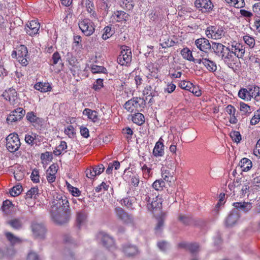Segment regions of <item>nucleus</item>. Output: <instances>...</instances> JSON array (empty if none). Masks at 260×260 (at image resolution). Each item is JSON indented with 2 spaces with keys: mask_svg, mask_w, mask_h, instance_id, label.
<instances>
[{
  "mask_svg": "<svg viewBox=\"0 0 260 260\" xmlns=\"http://www.w3.org/2000/svg\"><path fill=\"white\" fill-rule=\"evenodd\" d=\"M160 45L164 48L171 47L173 46L174 42L170 40L169 37L167 35L162 36L160 39Z\"/></svg>",
  "mask_w": 260,
  "mask_h": 260,
  "instance_id": "nucleus-40",
  "label": "nucleus"
},
{
  "mask_svg": "<svg viewBox=\"0 0 260 260\" xmlns=\"http://www.w3.org/2000/svg\"><path fill=\"white\" fill-rule=\"evenodd\" d=\"M124 179L129 183L131 185L137 187L140 183V177L136 172L128 168L125 169L123 174Z\"/></svg>",
  "mask_w": 260,
  "mask_h": 260,
  "instance_id": "nucleus-9",
  "label": "nucleus"
},
{
  "mask_svg": "<svg viewBox=\"0 0 260 260\" xmlns=\"http://www.w3.org/2000/svg\"><path fill=\"white\" fill-rule=\"evenodd\" d=\"M58 168L56 164H53L47 169L46 178L48 183H51L55 182Z\"/></svg>",
  "mask_w": 260,
  "mask_h": 260,
  "instance_id": "nucleus-21",
  "label": "nucleus"
},
{
  "mask_svg": "<svg viewBox=\"0 0 260 260\" xmlns=\"http://www.w3.org/2000/svg\"><path fill=\"white\" fill-rule=\"evenodd\" d=\"M140 170L142 172L143 177L145 179H148L152 176V172L151 167H148V166L143 162H140Z\"/></svg>",
  "mask_w": 260,
  "mask_h": 260,
  "instance_id": "nucleus-30",
  "label": "nucleus"
},
{
  "mask_svg": "<svg viewBox=\"0 0 260 260\" xmlns=\"http://www.w3.org/2000/svg\"><path fill=\"white\" fill-rule=\"evenodd\" d=\"M205 54H201V64L202 63L204 66L206 67L207 70L211 72H214L217 70V66L216 63L209 58L205 57Z\"/></svg>",
  "mask_w": 260,
  "mask_h": 260,
  "instance_id": "nucleus-22",
  "label": "nucleus"
},
{
  "mask_svg": "<svg viewBox=\"0 0 260 260\" xmlns=\"http://www.w3.org/2000/svg\"><path fill=\"white\" fill-rule=\"evenodd\" d=\"M222 59L228 66L232 69H237L240 62L239 59L231 50L230 47L224 52L221 56Z\"/></svg>",
  "mask_w": 260,
  "mask_h": 260,
  "instance_id": "nucleus-4",
  "label": "nucleus"
},
{
  "mask_svg": "<svg viewBox=\"0 0 260 260\" xmlns=\"http://www.w3.org/2000/svg\"><path fill=\"white\" fill-rule=\"evenodd\" d=\"M253 154L256 156L260 157V139L257 141L253 149Z\"/></svg>",
  "mask_w": 260,
  "mask_h": 260,
  "instance_id": "nucleus-64",
  "label": "nucleus"
},
{
  "mask_svg": "<svg viewBox=\"0 0 260 260\" xmlns=\"http://www.w3.org/2000/svg\"><path fill=\"white\" fill-rule=\"evenodd\" d=\"M79 27L86 36H90L94 32L95 28L92 21L89 18H85L79 21Z\"/></svg>",
  "mask_w": 260,
  "mask_h": 260,
  "instance_id": "nucleus-10",
  "label": "nucleus"
},
{
  "mask_svg": "<svg viewBox=\"0 0 260 260\" xmlns=\"http://www.w3.org/2000/svg\"><path fill=\"white\" fill-rule=\"evenodd\" d=\"M239 106L240 111L242 115H249L252 112L251 107L244 102H240Z\"/></svg>",
  "mask_w": 260,
  "mask_h": 260,
  "instance_id": "nucleus-38",
  "label": "nucleus"
},
{
  "mask_svg": "<svg viewBox=\"0 0 260 260\" xmlns=\"http://www.w3.org/2000/svg\"><path fill=\"white\" fill-rule=\"evenodd\" d=\"M194 5L202 12H210L214 7L210 0H196Z\"/></svg>",
  "mask_w": 260,
  "mask_h": 260,
  "instance_id": "nucleus-15",
  "label": "nucleus"
},
{
  "mask_svg": "<svg viewBox=\"0 0 260 260\" xmlns=\"http://www.w3.org/2000/svg\"><path fill=\"white\" fill-rule=\"evenodd\" d=\"M115 212L117 217L120 220H122L124 223H129L133 221V218L131 215L128 214L125 211H124L120 207H117L115 208Z\"/></svg>",
  "mask_w": 260,
  "mask_h": 260,
  "instance_id": "nucleus-20",
  "label": "nucleus"
},
{
  "mask_svg": "<svg viewBox=\"0 0 260 260\" xmlns=\"http://www.w3.org/2000/svg\"><path fill=\"white\" fill-rule=\"evenodd\" d=\"M195 45L201 51L205 54H208L211 49V45L209 41L205 38L198 39L195 41Z\"/></svg>",
  "mask_w": 260,
  "mask_h": 260,
  "instance_id": "nucleus-12",
  "label": "nucleus"
},
{
  "mask_svg": "<svg viewBox=\"0 0 260 260\" xmlns=\"http://www.w3.org/2000/svg\"><path fill=\"white\" fill-rule=\"evenodd\" d=\"M103 80L99 78L96 80L95 83L93 84L92 88L95 90H99L103 87Z\"/></svg>",
  "mask_w": 260,
  "mask_h": 260,
  "instance_id": "nucleus-61",
  "label": "nucleus"
},
{
  "mask_svg": "<svg viewBox=\"0 0 260 260\" xmlns=\"http://www.w3.org/2000/svg\"><path fill=\"white\" fill-rule=\"evenodd\" d=\"M26 32L30 36H33L38 33L40 24L37 19L28 21L26 24Z\"/></svg>",
  "mask_w": 260,
  "mask_h": 260,
  "instance_id": "nucleus-18",
  "label": "nucleus"
},
{
  "mask_svg": "<svg viewBox=\"0 0 260 260\" xmlns=\"http://www.w3.org/2000/svg\"><path fill=\"white\" fill-rule=\"evenodd\" d=\"M239 166L242 171L247 172L252 168V162L250 159L244 157L240 160Z\"/></svg>",
  "mask_w": 260,
  "mask_h": 260,
  "instance_id": "nucleus-31",
  "label": "nucleus"
},
{
  "mask_svg": "<svg viewBox=\"0 0 260 260\" xmlns=\"http://www.w3.org/2000/svg\"><path fill=\"white\" fill-rule=\"evenodd\" d=\"M25 111L22 108H17L13 111L7 117V121L8 123L20 120L24 116Z\"/></svg>",
  "mask_w": 260,
  "mask_h": 260,
  "instance_id": "nucleus-11",
  "label": "nucleus"
},
{
  "mask_svg": "<svg viewBox=\"0 0 260 260\" xmlns=\"http://www.w3.org/2000/svg\"><path fill=\"white\" fill-rule=\"evenodd\" d=\"M106 69L103 66L93 64L91 67V71L92 73H104Z\"/></svg>",
  "mask_w": 260,
  "mask_h": 260,
  "instance_id": "nucleus-56",
  "label": "nucleus"
},
{
  "mask_svg": "<svg viewBox=\"0 0 260 260\" xmlns=\"http://www.w3.org/2000/svg\"><path fill=\"white\" fill-rule=\"evenodd\" d=\"M3 96L7 101H8L10 104L15 105L18 102V94L16 90L13 88H10L6 90L2 94Z\"/></svg>",
  "mask_w": 260,
  "mask_h": 260,
  "instance_id": "nucleus-16",
  "label": "nucleus"
},
{
  "mask_svg": "<svg viewBox=\"0 0 260 260\" xmlns=\"http://www.w3.org/2000/svg\"><path fill=\"white\" fill-rule=\"evenodd\" d=\"M99 237H101L103 245L104 246L108 248L114 244L113 239L108 235L101 233H100Z\"/></svg>",
  "mask_w": 260,
  "mask_h": 260,
  "instance_id": "nucleus-32",
  "label": "nucleus"
},
{
  "mask_svg": "<svg viewBox=\"0 0 260 260\" xmlns=\"http://www.w3.org/2000/svg\"><path fill=\"white\" fill-rule=\"evenodd\" d=\"M243 40L250 48H253L255 46V42L253 37L249 35H246L243 37Z\"/></svg>",
  "mask_w": 260,
  "mask_h": 260,
  "instance_id": "nucleus-48",
  "label": "nucleus"
},
{
  "mask_svg": "<svg viewBox=\"0 0 260 260\" xmlns=\"http://www.w3.org/2000/svg\"><path fill=\"white\" fill-rule=\"evenodd\" d=\"M86 176L88 178L90 179H94L96 176L93 168H87L85 171Z\"/></svg>",
  "mask_w": 260,
  "mask_h": 260,
  "instance_id": "nucleus-62",
  "label": "nucleus"
},
{
  "mask_svg": "<svg viewBox=\"0 0 260 260\" xmlns=\"http://www.w3.org/2000/svg\"><path fill=\"white\" fill-rule=\"evenodd\" d=\"M153 155L156 157H161L164 155L165 150L164 145L162 142V139L159 140L155 143L152 152Z\"/></svg>",
  "mask_w": 260,
  "mask_h": 260,
  "instance_id": "nucleus-23",
  "label": "nucleus"
},
{
  "mask_svg": "<svg viewBox=\"0 0 260 260\" xmlns=\"http://www.w3.org/2000/svg\"><path fill=\"white\" fill-rule=\"evenodd\" d=\"M192 83L187 81H181L178 84V86L181 89L189 91L190 87H192Z\"/></svg>",
  "mask_w": 260,
  "mask_h": 260,
  "instance_id": "nucleus-53",
  "label": "nucleus"
},
{
  "mask_svg": "<svg viewBox=\"0 0 260 260\" xmlns=\"http://www.w3.org/2000/svg\"><path fill=\"white\" fill-rule=\"evenodd\" d=\"M238 96L246 102L254 99L256 102L260 101V87L254 85H249L246 88H241L238 92Z\"/></svg>",
  "mask_w": 260,
  "mask_h": 260,
  "instance_id": "nucleus-1",
  "label": "nucleus"
},
{
  "mask_svg": "<svg viewBox=\"0 0 260 260\" xmlns=\"http://www.w3.org/2000/svg\"><path fill=\"white\" fill-rule=\"evenodd\" d=\"M66 185L68 190L73 196H80L81 191L78 188L73 186L68 182H66Z\"/></svg>",
  "mask_w": 260,
  "mask_h": 260,
  "instance_id": "nucleus-44",
  "label": "nucleus"
},
{
  "mask_svg": "<svg viewBox=\"0 0 260 260\" xmlns=\"http://www.w3.org/2000/svg\"><path fill=\"white\" fill-rule=\"evenodd\" d=\"M216 27L211 26L208 27L206 30V36L209 38H212L213 39H217L219 38V35H216Z\"/></svg>",
  "mask_w": 260,
  "mask_h": 260,
  "instance_id": "nucleus-39",
  "label": "nucleus"
},
{
  "mask_svg": "<svg viewBox=\"0 0 260 260\" xmlns=\"http://www.w3.org/2000/svg\"><path fill=\"white\" fill-rule=\"evenodd\" d=\"M230 137L232 140L236 143H239L241 140V136L239 132L234 131L230 133Z\"/></svg>",
  "mask_w": 260,
  "mask_h": 260,
  "instance_id": "nucleus-52",
  "label": "nucleus"
},
{
  "mask_svg": "<svg viewBox=\"0 0 260 260\" xmlns=\"http://www.w3.org/2000/svg\"><path fill=\"white\" fill-rule=\"evenodd\" d=\"M35 88L42 92H46L51 91L52 87L48 82H38L35 86Z\"/></svg>",
  "mask_w": 260,
  "mask_h": 260,
  "instance_id": "nucleus-34",
  "label": "nucleus"
},
{
  "mask_svg": "<svg viewBox=\"0 0 260 260\" xmlns=\"http://www.w3.org/2000/svg\"><path fill=\"white\" fill-rule=\"evenodd\" d=\"M145 102L143 99L134 97L127 101L124 105V108L130 113L139 112L143 108Z\"/></svg>",
  "mask_w": 260,
  "mask_h": 260,
  "instance_id": "nucleus-2",
  "label": "nucleus"
},
{
  "mask_svg": "<svg viewBox=\"0 0 260 260\" xmlns=\"http://www.w3.org/2000/svg\"><path fill=\"white\" fill-rule=\"evenodd\" d=\"M25 142L26 144L33 146L35 145L34 133L26 134L24 138Z\"/></svg>",
  "mask_w": 260,
  "mask_h": 260,
  "instance_id": "nucleus-51",
  "label": "nucleus"
},
{
  "mask_svg": "<svg viewBox=\"0 0 260 260\" xmlns=\"http://www.w3.org/2000/svg\"><path fill=\"white\" fill-rule=\"evenodd\" d=\"M189 91L192 93L196 96H200L202 94V91L200 87L198 85H194L192 84V87H190V89Z\"/></svg>",
  "mask_w": 260,
  "mask_h": 260,
  "instance_id": "nucleus-58",
  "label": "nucleus"
},
{
  "mask_svg": "<svg viewBox=\"0 0 260 260\" xmlns=\"http://www.w3.org/2000/svg\"><path fill=\"white\" fill-rule=\"evenodd\" d=\"M235 209L247 212L252 208L251 203L250 202H235L233 204Z\"/></svg>",
  "mask_w": 260,
  "mask_h": 260,
  "instance_id": "nucleus-28",
  "label": "nucleus"
},
{
  "mask_svg": "<svg viewBox=\"0 0 260 260\" xmlns=\"http://www.w3.org/2000/svg\"><path fill=\"white\" fill-rule=\"evenodd\" d=\"M39 189L37 187H34L31 188L26 193L25 199L28 198H37V196L38 194Z\"/></svg>",
  "mask_w": 260,
  "mask_h": 260,
  "instance_id": "nucleus-46",
  "label": "nucleus"
},
{
  "mask_svg": "<svg viewBox=\"0 0 260 260\" xmlns=\"http://www.w3.org/2000/svg\"><path fill=\"white\" fill-rule=\"evenodd\" d=\"M6 223L16 231L21 230L23 226V223L20 218H12L7 221Z\"/></svg>",
  "mask_w": 260,
  "mask_h": 260,
  "instance_id": "nucleus-24",
  "label": "nucleus"
},
{
  "mask_svg": "<svg viewBox=\"0 0 260 260\" xmlns=\"http://www.w3.org/2000/svg\"><path fill=\"white\" fill-rule=\"evenodd\" d=\"M230 48L233 51V53L238 59L242 58L245 54V48L244 46L241 43L233 42L232 43Z\"/></svg>",
  "mask_w": 260,
  "mask_h": 260,
  "instance_id": "nucleus-19",
  "label": "nucleus"
},
{
  "mask_svg": "<svg viewBox=\"0 0 260 260\" xmlns=\"http://www.w3.org/2000/svg\"><path fill=\"white\" fill-rule=\"evenodd\" d=\"M161 176L165 181L169 182L172 181L173 178V176L170 173V171L167 169H164L161 170Z\"/></svg>",
  "mask_w": 260,
  "mask_h": 260,
  "instance_id": "nucleus-47",
  "label": "nucleus"
},
{
  "mask_svg": "<svg viewBox=\"0 0 260 260\" xmlns=\"http://www.w3.org/2000/svg\"><path fill=\"white\" fill-rule=\"evenodd\" d=\"M239 218L238 215L236 213H232L229 215L225 220V224L227 226H231L234 225Z\"/></svg>",
  "mask_w": 260,
  "mask_h": 260,
  "instance_id": "nucleus-37",
  "label": "nucleus"
},
{
  "mask_svg": "<svg viewBox=\"0 0 260 260\" xmlns=\"http://www.w3.org/2000/svg\"><path fill=\"white\" fill-rule=\"evenodd\" d=\"M26 260H41V259L37 253L30 251L27 254Z\"/></svg>",
  "mask_w": 260,
  "mask_h": 260,
  "instance_id": "nucleus-59",
  "label": "nucleus"
},
{
  "mask_svg": "<svg viewBox=\"0 0 260 260\" xmlns=\"http://www.w3.org/2000/svg\"><path fill=\"white\" fill-rule=\"evenodd\" d=\"M22 189V185L17 184L11 188L10 193L12 197H16L21 193Z\"/></svg>",
  "mask_w": 260,
  "mask_h": 260,
  "instance_id": "nucleus-43",
  "label": "nucleus"
},
{
  "mask_svg": "<svg viewBox=\"0 0 260 260\" xmlns=\"http://www.w3.org/2000/svg\"><path fill=\"white\" fill-rule=\"evenodd\" d=\"M16 57L18 61L23 66H26L28 64L27 58L28 56V51L27 47L23 45L19 46L17 48L16 51H13L12 53L13 57Z\"/></svg>",
  "mask_w": 260,
  "mask_h": 260,
  "instance_id": "nucleus-6",
  "label": "nucleus"
},
{
  "mask_svg": "<svg viewBox=\"0 0 260 260\" xmlns=\"http://www.w3.org/2000/svg\"><path fill=\"white\" fill-rule=\"evenodd\" d=\"M54 198L52 211H70L69 203L65 196L57 194Z\"/></svg>",
  "mask_w": 260,
  "mask_h": 260,
  "instance_id": "nucleus-3",
  "label": "nucleus"
},
{
  "mask_svg": "<svg viewBox=\"0 0 260 260\" xmlns=\"http://www.w3.org/2000/svg\"><path fill=\"white\" fill-rule=\"evenodd\" d=\"M228 47H226L221 43H213L211 46V48L213 52L218 56H222V54L227 50Z\"/></svg>",
  "mask_w": 260,
  "mask_h": 260,
  "instance_id": "nucleus-29",
  "label": "nucleus"
},
{
  "mask_svg": "<svg viewBox=\"0 0 260 260\" xmlns=\"http://www.w3.org/2000/svg\"><path fill=\"white\" fill-rule=\"evenodd\" d=\"M199 245L197 243H190L188 250L191 253H194L199 251Z\"/></svg>",
  "mask_w": 260,
  "mask_h": 260,
  "instance_id": "nucleus-63",
  "label": "nucleus"
},
{
  "mask_svg": "<svg viewBox=\"0 0 260 260\" xmlns=\"http://www.w3.org/2000/svg\"><path fill=\"white\" fill-rule=\"evenodd\" d=\"M26 118L27 120L36 128L41 127L43 123V119L37 116L33 111H30L26 113Z\"/></svg>",
  "mask_w": 260,
  "mask_h": 260,
  "instance_id": "nucleus-13",
  "label": "nucleus"
},
{
  "mask_svg": "<svg viewBox=\"0 0 260 260\" xmlns=\"http://www.w3.org/2000/svg\"><path fill=\"white\" fill-rule=\"evenodd\" d=\"M87 213L85 210H81L76 213V222L78 226L80 228L86 222Z\"/></svg>",
  "mask_w": 260,
  "mask_h": 260,
  "instance_id": "nucleus-27",
  "label": "nucleus"
},
{
  "mask_svg": "<svg viewBox=\"0 0 260 260\" xmlns=\"http://www.w3.org/2000/svg\"><path fill=\"white\" fill-rule=\"evenodd\" d=\"M131 116L132 121L138 125H142L145 122L144 115L139 112L132 115Z\"/></svg>",
  "mask_w": 260,
  "mask_h": 260,
  "instance_id": "nucleus-36",
  "label": "nucleus"
},
{
  "mask_svg": "<svg viewBox=\"0 0 260 260\" xmlns=\"http://www.w3.org/2000/svg\"><path fill=\"white\" fill-rule=\"evenodd\" d=\"M260 120V108L259 109L256 110L254 113V115L252 117L250 120V124L251 125H255L259 122Z\"/></svg>",
  "mask_w": 260,
  "mask_h": 260,
  "instance_id": "nucleus-49",
  "label": "nucleus"
},
{
  "mask_svg": "<svg viewBox=\"0 0 260 260\" xmlns=\"http://www.w3.org/2000/svg\"><path fill=\"white\" fill-rule=\"evenodd\" d=\"M122 251L126 256H132L138 253L136 246L130 244H125L123 246Z\"/></svg>",
  "mask_w": 260,
  "mask_h": 260,
  "instance_id": "nucleus-26",
  "label": "nucleus"
},
{
  "mask_svg": "<svg viewBox=\"0 0 260 260\" xmlns=\"http://www.w3.org/2000/svg\"><path fill=\"white\" fill-rule=\"evenodd\" d=\"M6 140V147L9 152H15L20 148L21 143L17 134L13 133L9 134Z\"/></svg>",
  "mask_w": 260,
  "mask_h": 260,
  "instance_id": "nucleus-5",
  "label": "nucleus"
},
{
  "mask_svg": "<svg viewBox=\"0 0 260 260\" xmlns=\"http://www.w3.org/2000/svg\"><path fill=\"white\" fill-rule=\"evenodd\" d=\"M30 178L34 183H38L40 181V176L39 170L37 169H34L31 172Z\"/></svg>",
  "mask_w": 260,
  "mask_h": 260,
  "instance_id": "nucleus-55",
  "label": "nucleus"
},
{
  "mask_svg": "<svg viewBox=\"0 0 260 260\" xmlns=\"http://www.w3.org/2000/svg\"><path fill=\"white\" fill-rule=\"evenodd\" d=\"M181 54L183 58L190 61H193L195 63L201 64V59L200 58H195L193 57L192 52L188 48H183L181 51Z\"/></svg>",
  "mask_w": 260,
  "mask_h": 260,
  "instance_id": "nucleus-25",
  "label": "nucleus"
},
{
  "mask_svg": "<svg viewBox=\"0 0 260 260\" xmlns=\"http://www.w3.org/2000/svg\"><path fill=\"white\" fill-rule=\"evenodd\" d=\"M234 11V9H229L225 7H222L219 9L218 12L219 15H221L222 16H232L235 15Z\"/></svg>",
  "mask_w": 260,
  "mask_h": 260,
  "instance_id": "nucleus-42",
  "label": "nucleus"
},
{
  "mask_svg": "<svg viewBox=\"0 0 260 260\" xmlns=\"http://www.w3.org/2000/svg\"><path fill=\"white\" fill-rule=\"evenodd\" d=\"M108 1L109 0H100L101 2V3H99L100 9L104 11L103 13V15H105L108 14L109 5Z\"/></svg>",
  "mask_w": 260,
  "mask_h": 260,
  "instance_id": "nucleus-50",
  "label": "nucleus"
},
{
  "mask_svg": "<svg viewBox=\"0 0 260 260\" xmlns=\"http://www.w3.org/2000/svg\"><path fill=\"white\" fill-rule=\"evenodd\" d=\"M165 186V183L162 179L156 180L152 184V187L156 190H162Z\"/></svg>",
  "mask_w": 260,
  "mask_h": 260,
  "instance_id": "nucleus-45",
  "label": "nucleus"
},
{
  "mask_svg": "<svg viewBox=\"0 0 260 260\" xmlns=\"http://www.w3.org/2000/svg\"><path fill=\"white\" fill-rule=\"evenodd\" d=\"M5 235L7 240L10 243L11 245L13 246L16 244L20 243L22 241L20 238L15 236L11 232H7L5 233Z\"/></svg>",
  "mask_w": 260,
  "mask_h": 260,
  "instance_id": "nucleus-35",
  "label": "nucleus"
},
{
  "mask_svg": "<svg viewBox=\"0 0 260 260\" xmlns=\"http://www.w3.org/2000/svg\"><path fill=\"white\" fill-rule=\"evenodd\" d=\"M64 133L70 138H72L75 134V128L72 125H68L67 128L64 129Z\"/></svg>",
  "mask_w": 260,
  "mask_h": 260,
  "instance_id": "nucleus-57",
  "label": "nucleus"
},
{
  "mask_svg": "<svg viewBox=\"0 0 260 260\" xmlns=\"http://www.w3.org/2000/svg\"><path fill=\"white\" fill-rule=\"evenodd\" d=\"M32 232L36 237L43 238L44 237L46 230L45 226L41 223L33 222L31 225Z\"/></svg>",
  "mask_w": 260,
  "mask_h": 260,
  "instance_id": "nucleus-14",
  "label": "nucleus"
},
{
  "mask_svg": "<svg viewBox=\"0 0 260 260\" xmlns=\"http://www.w3.org/2000/svg\"><path fill=\"white\" fill-rule=\"evenodd\" d=\"M118 62L122 66H126L132 60V52L129 49H122L119 55Z\"/></svg>",
  "mask_w": 260,
  "mask_h": 260,
  "instance_id": "nucleus-17",
  "label": "nucleus"
},
{
  "mask_svg": "<svg viewBox=\"0 0 260 260\" xmlns=\"http://www.w3.org/2000/svg\"><path fill=\"white\" fill-rule=\"evenodd\" d=\"M145 201L147 203V209L151 211L154 210H160L161 208V199L153 194L146 195Z\"/></svg>",
  "mask_w": 260,
  "mask_h": 260,
  "instance_id": "nucleus-8",
  "label": "nucleus"
},
{
  "mask_svg": "<svg viewBox=\"0 0 260 260\" xmlns=\"http://www.w3.org/2000/svg\"><path fill=\"white\" fill-rule=\"evenodd\" d=\"M109 187V184H107L105 182H102L100 185L95 187L94 190L96 192L99 193L102 192V191L108 190Z\"/></svg>",
  "mask_w": 260,
  "mask_h": 260,
  "instance_id": "nucleus-54",
  "label": "nucleus"
},
{
  "mask_svg": "<svg viewBox=\"0 0 260 260\" xmlns=\"http://www.w3.org/2000/svg\"><path fill=\"white\" fill-rule=\"evenodd\" d=\"M83 115H87L88 118L95 122L99 120L98 113L96 111L86 108L83 112Z\"/></svg>",
  "mask_w": 260,
  "mask_h": 260,
  "instance_id": "nucleus-33",
  "label": "nucleus"
},
{
  "mask_svg": "<svg viewBox=\"0 0 260 260\" xmlns=\"http://www.w3.org/2000/svg\"><path fill=\"white\" fill-rule=\"evenodd\" d=\"M68 61L70 66L72 67L78 68V62L76 58L72 55H71L68 58Z\"/></svg>",
  "mask_w": 260,
  "mask_h": 260,
  "instance_id": "nucleus-60",
  "label": "nucleus"
},
{
  "mask_svg": "<svg viewBox=\"0 0 260 260\" xmlns=\"http://www.w3.org/2000/svg\"><path fill=\"white\" fill-rule=\"evenodd\" d=\"M70 211H52L51 216L53 221L59 225L68 222L70 219Z\"/></svg>",
  "mask_w": 260,
  "mask_h": 260,
  "instance_id": "nucleus-7",
  "label": "nucleus"
},
{
  "mask_svg": "<svg viewBox=\"0 0 260 260\" xmlns=\"http://www.w3.org/2000/svg\"><path fill=\"white\" fill-rule=\"evenodd\" d=\"M225 2L228 3L231 6H234L235 8H234V10L236 9L238 10L237 9L243 7L245 5V3L244 0H225Z\"/></svg>",
  "mask_w": 260,
  "mask_h": 260,
  "instance_id": "nucleus-41",
  "label": "nucleus"
}]
</instances>
